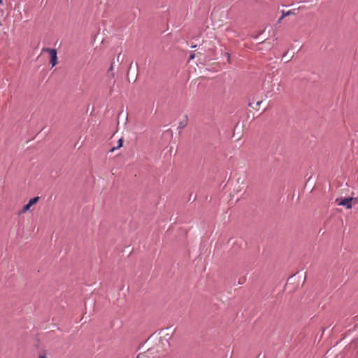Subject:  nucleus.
Here are the masks:
<instances>
[{
  "instance_id": "nucleus-14",
  "label": "nucleus",
  "mask_w": 358,
  "mask_h": 358,
  "mask_svg": "<svg viewBox=\"0 0 358 358\" xmlns=\"http://www.w3.org/2000/svg\"><path fill=\"white\" fill-rule=\"evenodd\" d=\"M113 69V64H111L110 69H109V71H112Z\"/></svg>"
},
{
  "instance_id": "nucleus-1",
  "label": "nucleus",
  "mask_w": 358,
  "mask_h": 358,
  "mask_svg": "<svg viewBox=\"0 0 358 358\" xmlns=\"http://www.w3.org/2000/svg\"><path fill=\"white\" fill-rule=\"evenodd\" d=\"M170 338L171 336L169 334L161 337L155 346L148 348L143 353H139L136 358H141V356H143L144 358H150V357H153V358H162L165 357V355L163 354V351L166 345L169 347V339Z\"/></svg>"
},
{
  "instance_id": "nucleus-7",
  "label": "nucleus",
  "mask_w": 358,
  "mask_h": 358,
  "mask_svg": "<svg viewBox=\"0 0 358 358\" xmlns=\"http://www.w3.org/2000/svg\"><path fill=\"white\" fill-rule=\"evenodd\" d=\"M292 13H293V12L292 10H288L287 12H285V10H282L281 19H283L285 17L290 15Z\"/></svg>"
},
{
  "instance_id": "nucleus-13",
  "label": "nucleus",
  "mask_w": 358,
  "mask_h": 358,
  "mask_svg": "<svg viewBox=\"0 0 358 358\" xmlns=\"http://www.w3.org/2000/svg\"><path fill=\"white\" fill-rule=\"evenodd\" d=\"M261 103H262V101H257V102L256 103V106H259Z\"/></svg>"
},
{
  "instance_id": "nucleus-12",
  "label": "nucleus",
  "mask_w": 358,
  "mask_h": 358,
  "mask_svg": "<svg viewBox=\"0 0 358 358\" xmlns=\"http://www.w3.org/2000/svg\"><path fill=\"white\" fill-rule=\"evenodd\" d=\"M282 19H281V17H280L278 19V20L277 23H278V24L280 23V22H281V21H282Z\"/></svg>"
},
{
  "instance_id": "nucleus-6",
  "label": "nucleus",
  "mask_w": 358,
  "mask_h": 358,
  "mask_svg": "<svg viewBox=\"0 0 358 358\" xmlns=\"http://www.w3.org/2000/svg\"><path fill=\"white\" fill-rule=\"evenodd\" d=\"M38 200H39V197L36 196V197L29 199L28 203L31 206L36 204L38 201Z\"/></svg>"
},
{
  "instance_id": "nucleus-5",
  "label": "nucleus",
  "mask_w": 358,
  "mask_h": 358,
  "mask_svg": "<svg viewBox=\"0 0 358 358\" xmlns=\"http://www.w3.org/2000/svg\"><path fill=\"white\" fill-rule=\"evenodd\" d=\"M187 116L185 115V120L180 122L178 127L180 129H183L187 126Z\"/></svg>"
},
{
  "instance_id": "nucleus-8",
  "label": "nucleus",
  "mask_w": 358,
  "mask_h": 358,
  "mask_svg": "<svg viewBox=\"0 0 358 358\" xmlns=\"http://www.w3.org/2000/svg\"><path fill=\"white\" fill-rule=\"evenodd\" d=\"M122 143H123V141L122 138H120L119 141H118V144L117 145V147L115 148H113L111 150H110V152H113L115 149L117 148H119L120 147L122 146Z\"/></svg>"
},
{
  "instance_id": "nucleus-11",
  "label": "nucleus",
  "mask_w": 358,
  "mask_h": 358,
  "mask_svg": "<svg viewBox=\"0 0 358 358\" xmlns=\"http://www.w3.org/2000/svg\"><path fill=\"white\" fill-rule=\"evenodd\" d=\"M194 58V54H192L190 56H189V59H192Z\"/></svg>"
},
{
  "instance_id": "nucleus-3",
  "label": "nucleus",
  "mask_w": 358,
  "mask_h": 358,
  "mask_svg": "<svg viewBox=\"0 0 358 358\" xmlns=\"http://www.w3.org/2000/svg\"><path fill=\"white\" fill-rule=\"evenodd\" d=\"M43 52H48L50 56V64L52 66H55L57 64V55L55 49L45 48L43 49Z\"/></svg>"
},
{
  "instance_id": "nucleus-2",
  "label": "nucleus",
  "mask_w": 358,
  "mask_h": 358,
  "mask_svg": "<svg viewBox=\"0 0 358 358\" xmlns=\"http://www.w3.org/2000/svg\"><path fill=\"white\" fill-rule=\"evenodd\" d=\"M170 338L171 336L169 334L161 337L155 346L148 348L143 353H139L136 358H141V356H143L144 358H150V357H153V358H162L165 357V355L163 354V351L166 345L169 347V339Z\"/></svg>"
},
{
  "instance_id": "nucleus-9",
  "label": "nucleus",
  "mask_w": 358,
  "mask_h": 358,
  "mask_svg": "<svg viewBox=\"0 0 358 358\" xmlns=\"http://www.w3.org/2000/svg\"><path fill=\"white\" fill-rule=\"evenodd\" d=\"M30 207L31 206L29 203L24 205L22 209L21 210L20 213H24L25 212L29 210Z\"/></svg>"
},
{
  "instance_id": "nucleus-15",
  "label": "nucleus",
  "mask_w": 358,
  "mask_h": 358,
  "mask_svg": "<svg viewBox=\"0 0 358 358\" xmlns=\"http://www.w3.org/2000/svg\"><path fill=\"white\" fill-rule=\"evenodd\" d=\"M152 338V336H151L150 337H149V338L148 339L147 342L149 341L150 340H151Z\"/></svg>"
},
{
  "instance_id": "nucleus-4",
  "label": "nucleus",
  "mask_w": 358,
  "mask_h": 358,
  "mask_svg": "<svg viewBox=\"0 0 358 358\" xmlns=\"http://www.w3.org/2000/svg\"><path fill=\"white\" fill-rule=\"evenodd\" d=\"M355 199L352 197H348L342 199L340 202L338 203L339 206H345L347 209H350L352 208V201Z\"/></svg>"
},
{
  "instance_id": "nucleus-16",
  "label": "nucleus",
  "mask_w": 358,
  "mask_h": 358,
  "mask_svg": "<svg viewBox=\"0 0 358 358\" xmlns=\"http://www.w3.org/2000/svg\"><path fill=\"white\" fill-rule=\"evenodd\" d=\"M249 106L252 107V104L251 103H250Z\"/></svg>"
},
{
  "instance_id": "nucleus-10",
  "label": "nucleus",
  "mask_w": 358,
  "mask_h": 358,
  "mask_svg": "<svg viewBox=\"0 0 358 358\" xmlns=\"http://www.w3.org/2000/svg\"><path fill=\"white\" fill-rule=\"evenodd\" d=\"M47 356H52V355H51L50 353L44 352V353L39 355L38 358H47Z\"/></svg>"
}]
</instances>
